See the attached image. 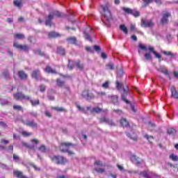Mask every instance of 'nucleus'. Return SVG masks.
I'll use <instances>...</instances> for the list:
<instances>
[{
  "mask_svg": "<svg viewBox=\"0 0 178 178\" xmlns=\"http://www.w3.org/2000/svg\"><path fill=\"white\" fill-rule=\"evenodd\" d=\"M101 8L102 9V13L104 19H106V22L104 23L106 26H111L109 22L112 20V14H111V11L109 10V5L106 4L105 6H102Z\"/></svg>",
  "mask_w": 178,
  "mask_h": 178,
  "instance_id": "f257e3e1",
  "label": "nucleus"
},
{
  "mask_svg": "<svg viewBox=\"0 0 178 178\" xmlns=\"http://www.w3.org/2000/svg\"><path fill=\"white\" fill-rule=\"evenodd\" d=\"M54 16H57V17H63V15H62V13L59 11H53L49 14V16L46 19V26H49L50 27L52 26L51 21Z\"/></svg>",
  "mask_w": 178,
  "mask_h": 178,
  "instance_id": "f03ea898",
  "label": "nucleus"
},
{
  "mask_svg": "<svg viewBox=\"0 0 178 178\" xmlns=\"http://www.w3.org/2000/svg\"><path fill=\"white\" fill-rule=\"evenodd\" d=\"M50 159L58 165H65L67 162V159L62 156H50Z\"/></svg>",
  "mask_w": 178,
  "mask_h": 178,
  "instance_id": "7ed1b4c3",
  "label": "nucleus"
},
{
  "mask_svg": "<svg viewBox=\"0 0 178 178\" xmlns=\"http://www.w3.org/2000/svg\"><path fill=\"white\" fill-rule=\"evenodd\" d=\"M70 145H73V144L70 143H61V145H60V150L62 152H67L68 154L74 156V152L67 149V147H70Z\"/></svg>",
  "mask_w": 178,
  "mask_h": 178,
  "instance_id": "20e7f679",
  "label": "nucleus"
},
{
  "mask_svg": "<svg viewBox=\"0 0 178 178\" xmlns=\"http://www.w3.org/2000/svg\"><path fill=\"white\" fill-rule=\"evenodd\" d=\"M140 176H143L144 178H156L159 177V175L155 172L151 171H143L140 172L139 174Z\"/></svg>",
  "mask_w": 178,
  "mask_h": 178,
  "instance_id": "39448f33",
  "label": "nucleus"
},
{
  "mask_svg": "<svg viewBox=\"0 0 178 178\" xmlns=\"http://www.w3.org/2000/svg\"><path fill=\"white\" fill-rule=\"evenodd\" d=\"M14 98L17 101H22L24 99L25 101H30V96H26L22 92H17L14 94Z\"/></svg>",
  "mask_w": 178,
  "mask_h": 178,
  "instance_id": "423d86ee",
  "label": "nucleus"
},
{
  "mask_svg": "<svg viewBox=\"0 0 178 178\" xmlns=\"http://www.w3.org/2000/svg\"><path fill=\"white\" fill-rule=\"evenodd\" d=\"M140 26L141 27L151 28V27H154V26H155V24H154V22L152 19H142Z\"/></svg>",
  "mask_w": 178,
  "mask_h": 178,
  "instance_id": "0eeeda50",
  "label": "nucleus"
},
{
  "mask_svg": "<svg viewBox=\"0 0 178 178\" xmlns=\"http://www.w3.org/2000/svg\"><path fill=\"white\" fill-rule=\"evenodd\" d=\"M31 76L33 79H35L37 81H40L42 80V76H41V74L40 73V70H35L32 72Z\"/></svg>",
  "mask_w": 178,
  "mask_h": 178,
  "instance_id": "6e6552de",
  "label": "nucleus"
},
{
  "mask_svg": "<svg viewBox=\"0 0 178 178\" xmlns=\"http://www.w3.org/2000/svg\"><path fill=\"white\" fill-rule=\"evenodd\" d=\"M13 47L15 48H17V49H19V51H29V49H30L29 46H27V44H19V43H17V42H15L13 43Z\"/></svg>",
  "mask_w": 178,
  "mask_h": 178,
  "instance_id": "1a4fd4ad",
  "label": "nucleus"
},
{
  "mask_svg": "<svg viewBox=\"0 0 178 178\" xmlns=\"http://www.w3.org/2000/svg\"><path fill=\"white\" fill-rule=\"evenodd\" d=\"M169 17H170V13H167L163 14L161 19V24H168V23H169Z\"/></svg>",
  "mask_w": 178,
  "mask_h": 178,
  "instance_id": "9d476101",
  "label": "nucleus"
},
{
  "mask_svg": "<svg viewBox=\"0 0 178 178\" xmlns=\"http://www.w3.org/2000/svg\"><path fill=\"white\" fill-rule=\"evenodd\" d=\"M100 123H107V124H109L110 126H115V123L111 120H109L108 118L106 117H102L99 119Z\"/></svg>",
  "mask_w": 178,
  "mask_h": 178,
  "instance_id": "9b49d317",
  "label": "nucleus"
},
{
  "mask_svg": "<svg viewBox=\"0 0 178 178\" xmlns=\"http://www.w3.org/2000/svg\"><path fill=\"white\" fill-rule=\"evenodd\" d=\"M68 44H72L74 45H80V42L77 41L76 37H70L67 38Z\"/></svg>",
  "mask_w": 178,
  "mask_h": 178,
  "instance_id": "f8f14e48",
  "label": "nucleus"
},
{
  "mask_svg": "<svg viewBox=\"0 0 178 178\" xmlns=\"http://www.w3.org/2000/svg\"><path fill=\"white\" fill-rule=\"evenodd\" d=\"M39 141L37 139H32L31 140V145H27V143H24V145L27 147L28 148H30L31 149H34L35 148V145L38 144Z\"/></svg>",
  "mask_w": 178,
  "mask_h": 178,
  "instance_id": "ddd939ff",
  "label": "nucleus"
},
{
  "mask_svg": "<svg viewBox=\"0 0 178 178\" xmlns=\"http://www.w3.org/2000/svg\"><path fill=\"white\" fill-rule=\"evenodd\" d=\"M131 160L134 163H136V165H141V163L143 162V160H141V159L136 155H132L131 157Z\"/></svg>",
  "mask_w": 178,
  "mask_h": 178,
  "instance_id": "4468645a",
  "label": "nucleus"
},
{
  "mask_svg": "<svg viewBox=\"0 0 178 178\" xmlns=\"http://www.w3.org/2000/svg\"><path fill=\"white\" fill-rule=\"evenodd\" d=\"M124 93L122 95V99L125 102L126 104H130V102L126 99V97H127V91H129V88L127 87V88H123Z\"/></svg>",
  "mask_w": 178,
  "mask_h": 178,
  "instance_id": "2eb2a0df",
  "label": "nucleus"
},
{
  "mask_svg": "<svg viewBox=\"0 0 178 178\" xmlns=\"http://www.w3.org/2000/svg\"><path fill=\"white\" fill-rule=\"evenodd\" d=\"M108 98L114 105H118L119 104L118 97L117 95L108 96Z\"/></svg>",
  "mask_w": 178,
  "mask_h": 178,
  "instance_id": "dca6fc26",
  "label": "nucleus"
},
{
  "mask_svg": "<svg viewBox=\"0 0 178 178\" xmlns=\"http://www.w3.org/2000/svg\"><path fill=\"white\" fill-rule=\"evenodd\" d=\"M172 97L175 98V99H178V92L177 90H176V88L175 86H172L170 88Z\"/></svg>",
  "mask_w": 178,
  "mask_h": 178,
  "instance_id": "f3484780",
  "label": "nucleus"
},
{
  "mask_svg": "<svg viewBox=\"0 0 178 178\" xmlns=\"http://www.w3.org/2000/svg\"><path fill=\"white\" fill-rule=\"evenodd\" d=\"M24 124H26V126H29V127H32L33 129L37 127V123L34 122L33 120H26L24 122Z\"/></svg>",
  "mask_w": 178,
  "mask_h": 178,
  "instance_id": "a211bd4d",
  "label": "nucleus"
},
{
  "mask_svg": "<svg viewBox=\"0 0 178 178\" xmlns=\"http://www.w3.org/2000/svg\"><path fill=\"white\" fill-rule=\"evenodd\" d=\"M82 97H83V98L86 99H91V98H94V95H90L87 90L82 92Z\"/></svg>",
  "mask_w": 178,
  "mask_h": 178,
  "instance_id": "6ab92c4d",
  "label": "nucleus"
},
{
  "mask_svg": "<svg viewBox=\"0 0 178 178\" xmlns=\"http://www.w3.org/2000/svg\"><path fill=\"white\" fill-rule=\"evenodd\" d=\"M18 76L21 80H26L27 79V74H26L23 70L18 72Z\"/></svg>",
  "mask_w": 178,
  "mask_h": 178,
  "instance_id": "aec40b11",
  "label": "nucleus"
},
{
  "mask_svg": "<svg viewBox=\"0 0 178 178\" xmlns=\"http://www.w3.org/2000/svg\"><path fill=\"white\" fill-rule=\"evenodd\" d=\"M45 72L46 73H51V74H56V71L54 69H52L51 67L49 66H47L46 68H45Z\"/></svg>",
  "mask_w": 178,
  "mask_h": 178,
  "instance_id": "412c9836",
  "label": "nucleus"
},
{
  "mask_svg": "<svg viewBox=\"0 0 178 178\" xmlns=\"http://www.w3.org/2000/svg\"><path fill=\"white\" fill-rule=\"evenodd\" d=\"M14 175H16L17 177L18 178H29L24 175H23V172L20 171H14Z\"/></svg>",
  "mask_w": 178,
  "mask_h": 178,
  "instance_id": "4be33fe9",
  "label": "nucleus"
},
{
  "mask_svg": "<svg viewBox=\"0 0 178 178\" xmlns=\"http://www.w3.org/2000/svg\"><path fill=\"white\" fill-rule=\"evenodd\" d=\"M106 69L107 70H115V65L112 63H108L106 65Z\"/></svg>",
  "mask_w": 178,
  "mask_h": 178,
  "instance_id": "5701e85b",
  "label": "nucleus"
},
{
  "mask_svg": "<svg viewBox=\"0 0 178 178\" xmlns=\"http://www.w3.org/2000/svg\"><path fill=\"white\" fill-rule=\"evenodd\" d=\"M120 124L122 126V127H127V126H129V122H127L126 118H122L120 120Z\"/></svg>",
  "mask_w": 178,
  "mask_h": 178,
  "instance_id": "b1692460",
  "label": "nucleus"
},
{
  "mask_svg": "<svg viewBox=\"0 0 178 178\" xmlns=\"http://www.w3.org/2000/svg\"><path fill=\"white\" fill-rule=\"evenodd\" d=\"M159 70V72H161V73H163L166 76H169V72L168 71V70H166V68L164 66L160 67Z\"/></svg>",
  "mask_w": 178,
  "mask_h": 178,
  "instance_id": "393cba45",
  "label": "nucleus"
},
{
  "mask_svg": "<svg viewBox=\"0 0 178 178\" xmlns=\"http://www.w3.org/2000/svg\"><path fill=\"white\" fill-rule=\"evenodd\" d=\"M29 101H30L32 106H37V105H40V100L39 99L33 100V99H31V97H30Z\"/></svg>",
  "mask_w": 178,
  "mask_h": 178,
  "instance_id": "a878e982",
  "label": "nucleus"
},
{
  "mask_svg": "<svg viewBox=\"0 0 178 178\" xmlns=\"http://www.w3.org/2000/svg\"><path fill=\"white\" fill-rule=\"evenodd\" d=\"M92 113H101L102 108L99 107H95L91 110Z\"/></svg>",
  "mask_w": 178,
  "mask_h": 178,
  "instance_id": "bb28decb",
  "label": "nucleus"
},
{
  "mask_svg": "<svg viewBox=\"0 0 178 178\" xmlns=\"http://www.w3.org/2000/svg\"><path fill=\"white\" fill-rule=\"evenodd\" d=\"M120 29L124 34L127 35L129 33V31L127 30V27H126V25L122 24L120 26Z\"/></svg>",
  "mask_w": 178,
  "mask_h": 178,
  "instance_id": "cd10ccee",
  "label": "nucleus"
},
{
  "mask_svg": "<svg viewBox=\"0 0 178 178\" xmlns=\"http://www.w3.org/2000/svg\"><path fill=\"white\" fill-rule=\"evenodd\" d=\"M127 137H129L131 140H133L134 141H137V135L136 134H127Z\"/></svg>",
  "mask_w": 178,
  "mask_h": 178,
  "instance_id": "c85d7f7f",
  "label": "nucleus"
},
{
  "mask_svg": "<svg viewBox=\"0 0 178 178\" xmlns=\"http://www.w3.org/2000/svg\"><path fill=\"white\" fill-rule=\"evenodd\" d=\"M76 66L78 67V69L79 70H83V69H84V65L83 64H81V63L80 62V60H77L75 63Z\"/></svg>",
  "mask_w": 178,
  "mask_h": 178,
  "instance_id": "c756f323",
  "label": "nucleus"
},
{
  "mask_svg": "<svg viewBox=\"0 0 178 178\" xmlns=\"http://www.w3.org/2000/svg\"><path fill=\"white\" fill-rule=\"evenodd\" d=\"M13 3L17 8H22V0H14Z\"/></svg>",
  "mask_w": 178,
  "mask_h": 178,
  "instance_id": "7c9ffc66",
  "label": "nucleus"
},
{
  "mask_svg": "<svg viewBox=\"0 0 178 178\" xmlns=\"http://www.w3.org/2000/svg\"><path fill=\"white\" fill-rule=\"evenodd\" d=\"M154 2V0H143L144 5L143 6V8H147L149 3H152Z\"/></svg>",
  "mask_w": 178,
  "mask_h": 178,
  "instance_id": "2f4dec72",
  "label": "nucleus"
},
{
  "mask_svg": "<svg viewBox=\"0 0 178 178\" xmlns=\"http://www.w3.org/2000/svg\"><path fill=\"white\" fill-rule=\"evenodd\" d=\"M38 149L40 151V152H48L49 149H47V147H45V145H42Z\"/></svg>",
  "mask_w": 178,
  "mask_h": 178,
  "instance_id": "473e14b6",
  "label": "nucleus"
},
{
  "mask_svg": "<svg viewBox=\"0 0 178 178\" xmlns=\"http://www.w3.org/2000/svg\"><path fill=\"white\" fill-rule=\"evenodd\" d=\"M57 53L59 54L60 55H65V49L63 47H58L57 48Z\"/></svg>",
  "mask_w": 178,
  "mask_h": 178,
  "instance_id": "72a5a7b5",
  "label": "nucleus"
},
{
  "mask_svg": "<svg viewBox=\"0 0 178 178\" xmlns=\"http://www.w3.org/2000/svg\"><path fill=\"white\" fill-rule=\"evenodd\" d=\"M131 15H133L134 17H138L140 16V12L136 10H132Z\"/></svg>",
  "mask_w": 178,
  "mask_h": 178,
  "instance_id": "f704fd0d",
  "label": "nucleus"
},
{
  "mask_svg": "<svg viewBox=\"0 0 178 178\" xmlns=\"http://www.w3.org/2000/svg\"><path fill=\"white\" fill-rule=\"evenodd\" d=\"M58 34L56 32H50L49 33V38H55L56 37H58Z\"/></svg>",
  "mask_w": 178,
  "mask_h": 178,
  "instance_id": "c9c22d12",
  "label": "nucleus"
},
{
  "mask_svg": "<svg viewBox=\"0 0 178 178\" xmlns=\"http://www.w3.org/2000/svg\"><path fill=\"white\" fill-rule=\"evenodd\" d=\"M15 37L16 38H18V40H24V38H26V36H24V34L23 33H17Z\"/></svg>",
  "mask_w": 178,
  "mask_h": 178,
  "instance_id": "e433bc0d",
  "label": "nucleus"
},
{
  "mask_svg": "<svg viewBox=\"0 0 178 178\" xmlns=\"http://www.w3.org/2000/svg\"><path fill=\"white\" fill-rule=\"evenodd\" d=\"M131 31H136L137 33H139L140 34H143V32L138 31L137 29H136V25L131 24L130 26Z\"/></svg>",
  "mask_w": 178,
  "mask_h": 178,
  "instance_id": "4c0bfd02",
  "label": "nucleus"
},
{
  "mask_svg": "<svg viewBox=\"0 0 178 178\" xmlns=\"http://www.w3.org/2000/svg\"><path fill=\"white\" fill-rule=\"evenodd\" d=\"M162 54H163L164 55H166L167 56H171V58H173V56H175V54L171 51H162Z\"/></svg>",
  "mask_w": 178,
  "mask_h": 178,
  "instance_id": "58836bf2",
  "label": "nucleus"
},
{
  "mask_svg": "<svg viewBox=\"0 0 178 178\" xmlns=\"http://www.w3.org/2000/svg\"><path fill=\"white\" fill-rule=\"evenodd\" d=\"M170 159H171L174 162H177L178 156L177 155H175V154H171V155H170Z\"/></svg>",
  "mask_w": 178,
  "mask_h": 178,
  "instance_id": "ea45409f",
  "label": "nucleus"
},
{
  "mask_svg": "<svg viewBox=\"0 0 178 178\" xmlns=\"http://www.w3.org/2000/svg\"><path fill=\"white\" fill-rule=\"evenodd\" d=\"M122 10L125 12V13H128L129 15H131L132 9H130L129 8L123 7Z\"/></svg>",
  "mask_w": 178,
  "mask_h": 178,
  "instance_id": "a19ab883",
  "label": "nucleus"
},
{
  "mask_svg": "<svg viewBox=\"0 0 178 178\" xmlns=\"http://www.w3.org/2000/svg\"><path fill=\"white\" fill-rule=\"evenodd\" d=\"M52 109H54V111H57L58 112H64L65 108H63V107H52Z\"/></svg>",
  "mask_w": 178,
  "mask_h": 178,
  "instance_id": "79ce46f5",
  "label": "nucleus"
},
{
  "mask_svg": "<svg viewBox=\"0 0 178 178\" xmlns=\"http://www.w3.org/2000/svg\"><path fill=\"white\" fill-rule=\"evenodd\" d=\"M145 58L146 60H152V56H151V54L149 53H146L145 54Z\"/></svg>",
  "mask_w": 178,
  "mask_h": 178,
  "instance_id": "37998d69",
  "label": "nucleus"
},
{
  "mask_svg": "<svg viewBox=\"0 0 178 178\" xmlns=\"http://www.w3.org/2000/svg\"><path fill=\"white\" fill-rule=\"evenodd\" d=\"M168 134H170V135L176 134V129L173 128H169L168 129Z\"/></svg>",
  "mask_w": 178,
  "mask_h": 178,
  "instance_id": "c03bdc74",
  "label": "nucleus"
},
{
  "mask_svg": "<svg viewBox=\"0 0 178 178\" xmlns=\"http://www.w3.org/2000/svg\"><path fill=\"white\" fill-rule=\"evenodd\" d=\"M3 76L4 78H6V79H10V76L9 74V72L5 70L4 72H3Z\"/></svg>",
  "mask_w": 178,
  "mask_h": 178,
  "instance_id": "a18cd8bd",
  "label": "nucleus"
},
{
  "mask_svg": "<svg viewBox=\"0 0 178 178\" xmlns=\"http://www.w3.org/2000/svg\"><path fill=\"white\" fill-rule=\"evenodd\" d=\"M96 94L97 95V97H106V93L105 92H96Z\"/></svg>",
  "mask_w": 178,
  "mask_h": 178,
  "instance_id": "49530a36",
  "label": "nucleus"
},
{
  "mask_svg": "<svg viewBox=\"0 0 178 178\" xmlns=\"http://www.w3.org/2000/svg\"><path fill=\"white\" fill-rule=\"evenodd\" d=\"M57 86L59 87H63V86H65V82L60 79H57Z\"/></svg>",
  "mask_w": 178,
  "mask_h": 178,
  "instance_id": "de8ad7c7",
  "label": "nucleus"
},
{
  "mask_svg": "<svg viewBox=\"0 0 178 178\" xmlns=\"http://www.w3.org/2000/svg\"><path fill=\"white\" fill-rule=\"evenodd\" d=\"M84 35H85L86 40H88V41H90V42L92 41L91 36L86 32H84Z\"/></svg>",
  "mask_w": 178,
  "mask_h": 178,
  "instance_id": "09e8293b",
  "label": "nucleus"
},
{
  "mask_svg": "<svg viewBox=\"0 0 178 178\" xmlns=\"http://www.w3.org/2000/svg\"><path fill=\"white\" fill-rule=\"evenodd\" d=\"M13 109H15V111H23V107H22V106H19V105H14Z\"/></svg>",
  "mask_w": 178,
  "mask_h": 178,
  "instance_id": "8fccbe9b",
  "label": "nucleus"
},
{
  "mask_svg": "<svg viewBox=\"0 0 178 178\" xmlns=\"http://www.w3.org/2000/svg\"><path fill=\"white\" fill-rule=\"evenodd\" d=\"M35 55H40V56H44V52L41 51V50L38 49L34 51Z\"/></svg>",
  "mask_w": 178,
  "mask_h": 178,
  "instance_id": "3c124183",
  "label": "nucleus"
},
{
  "mask_svg": "<svg viewBox=\"0 0 178 178\" xmlns=\"http://www.w3.org/2000/svg\"><path fill=\"white\" fill-rule=\"evenodd\" d=\"M13 160L15 162H20V157L16 154H13Z\"/></svg>",
  "mask_w": 178,
  "mask_h": 178,
  "instance_id": "603ef678",
  "label": "nucleus"
},
{
  "mask_svg": "<svg viewBox=\"0 0 178 178\" xmlns=\"http://www.w3.org/2000/svg\"><path fill=\"white\" fill-rule=\"evenodd\" d=\"M0 104H1V105H7L8 100L4 99H0Z\"/></svg>",
  "mask_w": 178,
  "mask_h": 178,
  "instance_id": "864d4df0",
  "label": "nucleus"
},
{
  "mask_svg": "<svg viewBox=\"0 0 178 178\" xmlns=\"http://www.w3.org/2000/svg\"><path fill=\"white\" fill-rule=\"evenodd\" d=\"M127 172L129 173L130 175H140V172H138V171L136 170H128Z\"/></svg>",
  "mask_w": 178,
  "mask_h": 178,
  "instance_id": "5fc2aeb1",
  "label": "nucleus"
},
{
  "mask_svg": "<svg viewBox=\"0 0 178 178\" xmlns=\"http://www.w3.org/2000/svg\"><path fill=\"white\" fill-rule=\"evenodd\" d=\"M148 127H149V130H154V127H155V124L149 122Z\"/></svg>",
  "mask_w": 178,
  "mask_h": 178,
  "instance_id": "6e6d98bb",
  "label": "nucleus"
},
{
  "mask_svg": "<svg viewBox=\"0 0 178 178\" xmlns=\"http://www.w3.org/2000/svg\"><path fill=\"white\" fill-rule=\"evenodd\" d=\"M116 87H117L118 90H122V87H123V85L122 83H119V81H117Z\"/></svg>",
  "mask_w": 178,
  "mask_h": 178,
  "instance_id": "4d7b16f0",
  "label": "nucleus"
},
{
  "mask_svg": "<svg viewBox=\"0 0 178 178\" xmlns=\"http://www.w3.org/2000/svg\"><path fill=\"white\" fill-rule=\"evenodd\" d=\"M102 86L103 88H108V87H109V81H106Z\"/></svg>",
  "mask_w": 178,
  "mask_h": 178,
  "instance_id": "13d9d810",
  "label": "nucleus"
},
{
  "mask_svg": "<svg viewBox=\"0 0 178 178\" xmlns=\"http://www.w3.org/2000/svg\"><path fill=\"white\" fill-rule=\"evenodd\" d=\"M95 170L97 173H104L105 172V169L104 168H95Z\"/></svg>",
  "mask_w": 178,
  "mask_h": 178,
  "instance_id": "bf43d9fd",
  "label": "nucleus"
},
{
  "mask_svg": "<svg viewBox=\"0 0 178 178\" xmlns=\"http://www.w3.org/2000/svg\"><path fill=\"white\" fill-rule=\"evenodd\" d=\"M138 47H139V48H140V49H143V51H147V47H145L143 44H141V43L139 44Z\"/></svg>",
  "mask_w": 178,
  "mask_h": 178,
  "instance_id": "052dcab7",
  "label": "nucleus"
},
{
  "mask_svg": "<svg viewBox=\"0 0 178 178\" xmlns=\"http://www.w3.org/2000/svg\"><path fill=\"white\" fill-rule=\"evenodd\" d=\"M145 138H147L148 141H151L154 138L152 136L145 135Z\"/></svg>",
  "mask_w": 178,
  "mask_h": 178,
  "instance_id": "680f3d73",
  "label": "nucleus"
},
{
  "mask_svg": "<svg viewBox=\"0 0 178 178\" xmlns=\"http://www.w3.org/2000/svg\"><path fill=\"white\" fill-rule=\"evenodd\" d=\"M148 49L150 52H152V54H154V52H155V49L152 46H149Z\"/></svg>",
  "mask_w": 178,
  "mask_h": 178,
  "instance_id": "e2e57ef3",
  "label": "nucleus"
},
{
  "mask_svg": "<svg viewBox=\"0 0 178 178\" xmlns=\"http://www.w3.org/2000/svg\"><path fill=\"white\" fill-rule=\"evenodd\" d=\"M94 49H95L97 52H99L101 51V47H99V46L95 45Z\"/></svg>",
  "mask_w": 178,
  "mask_h": 178,
  "instance_id": "0e129e2a",
  "label": "nucleus"
},
{
  "mask_svg": "<svg viewBox=\"0 0 178 178\" xmlns=\"http://www.w3.org/2000/svg\"><path fill=\"white\" fill-rule=\"evenodd\" d=\"M154 55H155L156 58H157L158 59H161V56L159 54H158L156 51H154Z\"/></svg>",
  "mask_w": 178,
  "mask_h": 178,
  "instance_id": "69168bd1",
  "label": "nucleus"
},
{
  "mask_svg": "<svg viewBox=\"0 0 178 178\" xmlns=\"http://www.w3.org/2000/svg\"><path fill=\"white\" fill-rule=\"evenodd\" d=\"M95 165H97V166H102V162H101L100 161H96L95 162Z\"/></svg>",
  "mask_w": 178,
  "mask_h": 178,
  "instance_id": "338daca9",
  "label": "nucleus"
},
{
  "mask_svg": "<svg viewBox=\"0 0 178 178\" xmlns=\"http://www.w3.org/2000/svg\"><path fill=\"white\" fill-rule=\"evenodd\" d=\"M22 136H25L26 137H27L29 136H31V133L24 131V132H22Z\"/></svg>",
  "mask_w": 178,
  "mask_h": 178,
  "instance_id": "774afa93",
  "label": "nucleus"
}]
</instances>
